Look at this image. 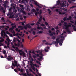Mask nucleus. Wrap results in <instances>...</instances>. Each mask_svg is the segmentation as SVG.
Returning <instances> with one entry per match:
<instances>
[{
	"mask_svg": "<svg viewBox=\"0 0 76 76\" xmlns=\"http://www.w3.org/2000/svg\"><path fill=\"white\" fill-rule=\"evenodd\" d=\"M64 26L65 27V29L66 30V32H69V34H70L71 33V32L70 31V30L69 29V27H71L72 26L71 25H69L67 24V23L66 22H64Z\"/></svg>",
	"mask_w": 76,
	"mask_h": 76,
	"instance_id": "f257e3e1",
	"label": "nucleus"
},
{
	"mask_svg": "<svg viewBox=\"0 0 76 76\" xmlns=\"http://www.w3.org/2000/svg\"><path fill=\"white\" fill-rule=\"evenodd\" d=\"M30 65L31 66V68H32L34 71H35V67H34V66H35V67H38V66L37 65L35 64H33V63L32 62V61H30Z\"/></svg>",
	"mask_w": 76,
	"mask_h": 76,
	"instance_id": "f03ea898",
	"label": "nucleus"
},
{
	"mask_svg": "<svg viewBox=\"0 0 76 76\" xmlns=\"http://www.w3.org/2000/svg\"><path fill=\"white\" fill-rule=\"evenodd\" d=\"M11 26H12V28H10V30L12 31L13 30V29L16 28V25L15 23H12L11 24Z\"/></svg>",
	"mask_w": 76,
	"mask_h": 76,
	"instance_id": "7ed1b4c3",
	"label": "nucleus"
},
{
	"mask_svg": "<svg viewBox=\"0 0 76 76\" xmlns=\"http://www.w3.org/2000/svg\"><path fill=\"white\" fill-rule=\"evenodd\" d=\"M0 39H1L0 40V46H3V45H4L3 44L1 43L3 42H4V39L2 38L1 37H0Z\"/></svg>",
	"mask_w": 76,
	"mask_h": 76,
	"instance_id": "20e7f679",
	"label": "nucleus"
},
{
	"mask_svg": "<svg viewBox=\"0 0 76 76\" xmlns=\"http://www.w3.org/2000/svg\"><path fill=\"white\" fill-rule=\"evenodd\" d=\"M59 39L58 38H56V41H54L53 42V44H58L59 43V40H58Z\"/></svg>",
	"mask_w": 76,
	"mask_h": 76,
	"instance_id": "39448f33",
	"label": "nucleus"
},
{
	"mask_svg": "<svg viewBox=\"0 0 76 76\" xmlns=\"http://www.w3.org/2000/svg\"><path fill=\"white\" fill-rule=\"evenodd\" d=\"M23 28L26 29H27V28H31V26H30V25L27 24L26 26H24Z\"/></svg>",
	"mask_w": 76,
	"mask_h": 76,
	"instance_id": "423d86ee",
	"label": "nucleus"
},
{
	"mask_svg": "<svg viewBox=\"0 0 76 76\" xmlns=\"http://www.w3.org/2000/svg\"><path fill=\"white\" fill-rule=\"evenodd\" d=\"M26 54L25 52L23 51L21 53H20V56H23V57H25V55Z\"/></svg>",
	"mask_w": 76,
	"mask_h": 76,
	"instance_id": "0eeeda50",
	"label": "nucleus"
},
{
	"mask_svg": "<svg viewBox=\"0 0 76 76\" xmlns=\"http://www.w3.org/2000/svg\"><path fill=\"white\" fill-rule=\"evenodd\" d=\"M16 49H15L16 51H17L18 50L19 52V53L20 54L21 53H22L23 51L22 50H19L18 49V48L17 47L16 48Z\"/></svg>",
	"mask_w": 76,
	"mask_h": 76,
	"instance_id": "6e6552de",
	"label": "nucleus"
},
{
	"mask_svg": "<svg viewBox=\"0 0 76 76\" xmlns=\"http://www.w3.org/2000/svg\"><path fill=\"white\" fill-rule=\"evenodd\" d=\"M66 4H67V5H66V4H64V3H62V5H61V6H62V7H63L64 6H69V4H68V3L67 2L66 3Z\"/></svg>",
	"mask_w": 76,
	"mask_h": 76,
	"instance_id": "1a4fd4ad",
	"label": "nucleus"
},
{
	"mask_svg": "<svg viewBox=\"0 0 76 76\" xmlns=\"http://www.w3.org/2000/svg\"><path fill=\"white\" fill-rule=\"evenodd\" d=\"M40 18L39 19L38 21L39 22H41V20H42V16H40Z\"/></svg>",
	"mask_w": 76,
	"mask_h": 76,
	"instance_id": "9d476101",
	"label": "nucleus"
},
{
	"mask_svg": "<svg viewBox=\"0 0 76 76\" xmlns=\"http://www.w3.org/2000/svg\"><path fill=\"white\" fill-rule=\"evenodd\" d=\"M55 11L56 12H58V13L60 15H62V13L61 12H60V11H58V9H57L55 10Z\"/></svg>",
	"mask_w": 76,
	"mask_h": 76,
	"instance_id": "9b49d317",
	"label": "nucleus"
},
{
	"mask_svg": "<svg viewBox=\"0 0 76 76\" xmlns=\"http://www.w3.org/2000/svg\"><path fill=\"white\" fill-rule=\"evenodd\" d=\"M63 20L64 21H66V20H68V18L67 17H65L63 18Z\"/></svg>",
	"mask_w": 76,
	"mask_h": 76,
	"instance_id": "f8f14e48",
	"label": "nucleus"
},
{
	"mask_svg": "<svg viewBox=\"0 0 76 76\" xmlns=\"http://www.w3.org/2000/svg\"><path fill=\"white\" fill-rule=\"evenodd\" d=\"M27 75H28V76H32V75L31 74V73L29 74L28 72L27 71Z\"/></svg>",
	"mask_w": 76,
	"mask_h": 76,
	"instance_id": "ddd939ff",
	"label": "nucleus"
},
{
	"mask_svg": "<svg viewBox=\"0 0 76 76\" xmlns=\"http://www.w3.org/2000/svg\"><path fill=\"white\" fill-rule=\"evenodd\" d=\"M39 13V12L38 11L37 12L35 13V15L36 16H38V15Z\"/></svg>",
	"mask_w": 76,
	"mask_h": 76,
	"instance_id": "4468645a",
	"label": "nucleus"
},
{
	"mask_svg": "<svg viewBox=\"0 0 76 76\" xmlns=\"http://www.w3.org/2000/svg\"><path fill=\"white\" fill-rule=\"evenodd\" d=\"M72 19V17L71 16L69 17V18H68V20H70Z\"/></svg>",
	"mask_w": 76,
	"mask_h": 76,
	"instance_id": "2eb2a0df",
	"label": "nucleus"
},
{
	"mask_svg": "<svg viewBox=\"0 0 76 76\" xmlns=\"http://www.w3.org/2000/svg\"><path fill=\"white\" fill-rule=\"evenodd\" d=\"M29 70L30 71V72H32L34 74H35V72H34V71H32V69H29Z\"/></svg>",
	"mask_w": 76,
	"mask_h": 76,
	"instance_id": "dca6fc26",
	"label": "nucleus"
},
{
	"mask_svg": "<svg viewBox=\"0 0 76 76\" xmlns=\"http://www.w3.org/2000/svg\"><path fill=\"white\" fill-rule=\"evenodd\" d=\"M16 69L19 72H20V68H19L18 67H17V68H16Z\"/></svg>",
	"mask_w": 76,
	"mask_h": 76,
	"instance_id": "f3484780",
	"label": "nucleus"
},
{
	"mask_svg": "<svg viewBox=\"0 0 76 76\" xmlns=\"http://www.w3.org/2000/svg\"><path fill=\"white\" fill-rule=\"evenodd\" d=\"M12 7H11L10 8H9V12H12Z\"/></svg>",
	"mask_w": 76,
	"mask_h": 76,
	"instance_id": "a211bd4d",
	"label": "nucleus"
},
{
	"mask_svg": "<svg viewBox=\"0 0 76 76\" xmlns=\"http://www.w3.org/2000/svg\"><path fill=\"white\" fill-rule=\"evenodd\" d=\"M43 31H39L37 32V34H42Z\"/></svg>",
	"mask_w": 76,
	"mask_h": 76,
	"instance_id": "6ab92c4d",
	"label": "nucleus"
},
{
	"mask_svg": "<svg viewBox=\"0 0 76 76\" xmlns=\"http://www.w3.org/2000/svg\"><path fill=\"white\" fill-rule=\"evenodd\" d=\"M36 25H37V26H39V25H40V23L39 22H37V23L36 24Z\"/></svg>",
	"mask_w": 76,
	"mask_h": 76,
	"instance_id": "aec40b11",
	"label": "nucleus"
},
{
	"mask_svg": "<svg viewBox=\"0 0 76 76\" xmlns=\"http://www.w3.org/2000/svg\"><path fill=\"white\" fill-rule=\"evenodd\" d=\"M34 3L35 4V5L37 6L39 5V4H38V3H37L35 1L34 2Z\"/></svg>",
	"mask_w": 76,
	"mask_h": 76,
	"instance_id": "412c9836",
	"label": "nucleus"
},
{
	"mask_svg": "<svg viewBox=\"0 0 76 76\" xmlns=\"http://www.w3.org/2000/svg\"><path fill=\"white\" fill-rule=\"evenodd\" d=\"M18 28H21V29H23V27L21 26H18Z\"/></svg>",
	"mask_w": 76,
	"mask_h": 76,
	"instance_id": "4be33fe9",
	"label": "nucleus"
},
{
	"mask_svg": "<svg viewBox=\"0 0 76 76\" xmlns=\"http://www.w3.org/2000/svg\"><path fill=\"white\" fill-rule=\"evenodd\" d=\"M52 39H53V40H54V39H56V36H53L52 37Z\"/></svg>",
	"mask_w": 76,
	"mask_h": 76,
	"instance_id": "5701e85b",
	"label": "nucleus"
},
{
	"mask_svg": "<svg viewBox=\"0 0 76 76\" xmlns=\"http://www.w3.org/2000/svg\"><path fill=\"white\" fill-rule=\"evenodd\" d=\"M7 59L9 61H11L12 60V59L11 58H7Z\"/></svg>",
	"mask_w": 76,
	"mask_h": 76,
	"instance_id": "b1692460",
	"label": "nucleus"
},
{
	"mask_svg": "<svg viewBox=\"0 0 76 76\" xmlns=\"http://www.w3.org/2000/svg\"><path fill=\"white\" fill-rule=\"evenodd\" d=\"M31 11L33 13H35L36 12V11L34 9H33L31 10Z\"/></svg>",
	"mask_w": 76,
	"mask_h": 76,
	"instance_id": "393cba45",
	"label": "nucleus"
},
{
	"mask_svg": "<svg viewBox=\"0 0 76 76\" xmlns=\"http://www.w3.org/2000/svg\"><path fill=\"white\" fill-rule=\"evenodd\" d=\"M45 51V52H48L49 51V50L48 49H46L45 48L44 49Z\"/></svg>",
	"mask_w": 76,
	"mask_h": 76,
	"instance_id": "a878e982",
	"label": "nucleus"
},
{
	"mask_svg": "<svg viewBox=\"0 0 76 76\" xmlns=\"http://www.w3.org/2000/svg\"><path fill=\"white\" fill-rule=\"evenodd\" d=\"M39 54L40 55H41V56H44V55H43V54L42 53V52H40L39 53Z\"/></svg>",
	"mask_w": 76,
	"mask_h": 76,
	"instance_id": "bb28decb",
	"label": "nucleus"
},
{
	"mask_svg": "<svg viewBox=\"0 0 76 76\" xmlns=\"http://www.w3.org/2000/svg\"><path fill=\"white\" fill-rule=\"evenodd\" d=\"M20 9L21 10V11H22V12H23V10H25V9H24L23 7V8H20Z\"/></svg>",
	"mask_w": 76,
	"mask_h": 76,
	"instance_id": "cd10ccee",
	"label": "nucleus"
},
{
	"mask_svg": "<svg viewBox=\"0 0 76 76\" xmlns=\"http://www.w3.org/2000/svg\"><path fill=\"white\" fill-rule=\"evenodd\" d=\"M58 38L59 39L58 40H59V42H63V39H61L60 40H59V38Z\"/></svg>",
	"mask_w": 76,
	"mask_h": 76,
	"instance_id": "c85d7f7f",
	"label": "nucleus"
},
{
	"mask_svg": "<svg viewBox=\"0 0 76 76\" xmlns=\"http://www.w3.org/2000/svg\"><path fill=\"white\" fill-rule=\"evenodd\" d=\"M12 66H13V67H15V64H14V63L13 62V61H12Z\"/></svg>",
	"mask_w": 76,
	"mask_h": 76,
	"instance_id": "c756f323",
	"label": "nucleus"
},
{
	"mask_svg": "<svg viewBox=\"0 0 76 76\" xmlns=\"http://www.w3.org/2000/svg\"><path fill=\"white\" fill-rule=\"evenodd\" d=\"M41 27H39V26H38L37 27V29H39V30H40V29H41Z\"/></svg>",
	"mask_w": 76,
	"mask_h": 76,
	"instance_id": "7c9ffc66",
	"label": "nucleus"
},
{
	"mask_svg": "<svg viewBox=\"0 0 76 76\" xmlns=\"http://www.w3.org/2000/svg\"><path fill=\"white\" fill-rule=\"evenodd\" d=\"M22 13L23 14H24V15H26V13L25 12V11H23Z\"/></svg>",
	"mask_w": 76,
	"mask_h": 76,
	"instance_id": "2f4dec72",
	"label": "nucleus"
},
{
	"mask_svg": "<svg viewBox=\"0 0 76 76\" xmlns=\"http://www.w3.org/2000/svg\"><path fill=\"white\" fill-rule=\"evenodd\" d=\"M45 23L46 25H48V23L47 22H45Z\"/></svg>",
	"mask_w": 76,
	"mask_h": 76,
	"instance_id": "473e14b6",
	"label": "nucleus"
},
{
	"mask_svg": "<svg viewBox=\"0 0 76 76\" xmlns=\"http://www.w3.org/2000/svg\"><path fill=\"white\" fill-rule=\"evenodd\" d=\"M14 70L15 72H16V73H18V71L17 69H14Z\"/></svg>",
	"mask_w": 76,
	"mask_h": 76,
	"instance_id": "72a5a7b5",
	"label": "nucleus"
},
{
	"mask_svg": "<svg viewBox=\"0 0 76 76\" xmlns=\"http://www.w3.org/2000/svg\"><path fill=\"white\" fill-rule=\"evenodd\" d=\"M16 21H19V17H18L16 19Z\"/></svg>",
	"mask_w": 76,
	"mask_h": 76,
	"instance_id": "f704fd0d",
	"label": "nucleus"
},
{
	"mask_svg": "<svg viewBox=\"0 0 76 76\" xmlns=\"http://www.w3.org/2000/svg\"><path fill=\"white\" fill-rule=\"evenodd\" d=\"M20 45L19 43H18L17 44V46H18V47H20Z\"/></svg>",
	"mask_w": 76,
	"mask_h": 76,
	"instance_id": "c9c22d12",
	"label": "nucleus"
},
{
	"mask_svg": "<svg viewBox=\"0 0 76 76\" xmlns=\"http://www.w3.org/2000/svg\"><path fill=\"white\" fill-rule=\"evenodd\" d=\"M41 26L44 27V26H45V25L43 24H41Z\"/></svg>",
	"mask_w": 76,
	"mask_h": 76,
	"instance_id": "e433bc0d",
	"label": "nucleus"
},
{
	"mask_svg": "<svg viewBox=\"0 0 76 76\" xmlns=\"http://www.w3.org/2000/svg\"><path fill=\"white\" fill-rule=\"evenodd\" d=\"M13 41L14 42H16V38L15 37L14 38Z\"/></svg>",
	"mask_w": 76,
	"mask_h": 76,
	"instance_id": "4c0bfd02",
	"label": "nucleus"
},
{
	"mask_svg": "<svg viewBox=\"0 0 76 76\" xmlns=\"http://www.w3.org/2000/svg\"><path fill=\"white\" fill-rule=\"evenodd\" d=\"M20 72L22 73H23V69L22 68H21L20 69Z\"/></svg>",
	"mask_w": 76,
	"mask_h": 76,
	"instance_id": "58836bf2",
	"label": "nucleus"
},
{
	"mask_svg": "<svg viewBox=\"0 0 76 76\" xmlns=\"http://www.w3.org/2000/svg\"><path fill=\"white\" fill-rule=\"evenodd\" d=\"M22 74L23 75V76H27V75L26 73H24V74L23 73Z\"/></svg>",
	"mask_w": 76,
	"mask_h": 76,
	"instance_id": "ea45409f",
	"label": "nucleus"
},
{
	"mask_svg": "<svg viewBox=\"0 0 76 76\" xmlns=\"http://www.w3.org/2000/svg\"><path fill=\"white\" fill-rule=\"evenodd\" d=\"M29 57L30 58H32V56H31V53H29Z\"/></svg>",
	"mask_w": 76,
	"mask_h": 76,
	"instance_id": "a19ab883",
	"label": "nucleus"
},
{
	"mask_svg": "<svg viewBox=\"0 0 76 76\" xmlns=\"http://www.w3.org/2000/svg\"><path fill=\"white\" fill-rule=\"evenodd\" d=\"M6 33L7 34H8V35H9V34H10V33L9 32V31H6Z\"/></svg>",
	"mask_w": 76,
	"mask_h": 76,
	"instance_id": "79ce46f5",
	"label": "nucleus"
},
{
	"mask_svg": "<svg viewBox=\"0 0 76 76\" xmlns=\"http://www.w3.org/2000/svg\"><path fill=\"white\" fill-rule=\"evenodd\" d=\"M59 3H60V1H58V2H57V5L58 6H59Z\"/></svg>",
	"mask_w": 76,
	"mask_h": 76,
	"instance_id": "37998d69",
	"label": "nucleus"
},
{
	"mask_svg": "<svg viewBox=\"0 0 76 76\" xmlns=\"http://www.w3.org/2000/svg\"><path fill=\"white\" fill-rule=\"evenodd\" d=\"M36 56H37V57H39L40 56H39V55L38 54H36Z\"/></svg>",
	"mask_w": 76,
	"mask_h": 76,
	"instance_id": "c03bdc74",
	"label": "nucleus"
},
{
	"mask_svg": "<svg viewBox=\"0 0 76 76\" xmlns=\"http://www.w3.org/2000/svg\"><path fill=\"white\" fill-rule=\"evenodd\" d=\"M12 9H16V7L15 6H13L12 7Z\"/></svg>",
	"mask_w": 76,
	"mask_h": 76,
	"instance_id": "a18cd8bd",
	"label": "nucleus"
},
{
	"mask_svg": "<svg viewBox=\"0 0 76 76\" xmlns=\"http://www.w3.org/2000/svg\"><path fill=\"white\" fill-rule=\"evenodd\" d=\"M27 11H28V12H29V11H30V9H29V8H28V7H27Z\"/></svg>",
	"mask_w": 76,
	"mask_h": 76,
	"instance_id": "49530a36",
	"label": "nucleus"
},
{
	"mask_svg": "<svg viewBox=\"0 0 76 76\" xmlns=\"http://www.w3.org/2000/svg\"><path fill=\"white\" fill-rule=\"evenodd\" d=\"M17 9L18 11H19V10H20V9H19V8L18 7H17Z\"/></svg>",
	"mask_w": 76,
	"mask_h": 76,
	"instance_id": "de8ad7c7",
	"label": "nucleus"
},
{
	"mask_svg": "<svg viewBox=\"0 0 76 76\" xmlns=\"http://www.w3.org/2000/svg\"><path fill=\"white\" fill-rule=\"evenodd\" d=\"M75 7H76V6H73L72 7H70L71 9H73V8H75Z\"/></svg>",
	"mask_w": 76,
	"mask_h": 76,
	"instance_id": "09e8293b",
	"label": "nucleus"
},
{
	"mask_svg": "<svg viewBox=\"0 0 76 76\" xmlns=\"http://www.w3.org/2000/svg\"><path fill=\"white\" fill-rule=\"evenodd\" d=\"M39 12L40 15H41V13H42V10H40L39 11Z\"/></svg>",
	"mask_w": 76,
	"mask_h": 76,
	"instance_id": "8fccbe9b",
	"label": "nucleus"
},
{
	"mask_svg": "<svg viewBox=\"0 0 76 76\" xmlns=\"http://www.w3.org/2000/svg\"><path fill=\"white\" fill-rule=\"evenodd\" d=\"M32 34L34 35H35V32L34 31H33Z\"/></svg>",
	"mask_w": 76,
	"mask_h": 76,
	"instance_id": "3c124183",
	"label": "nucleus"
},
{
	"mask_svg": "<svg viewBox=\"0 0 76 76\" xmlns=\"http://www.w3.org/2000/svg\"><path fill=\"white\" fill-rule=\"evenodd\" d=\"M39 57H40V58L41 60L42 59V58H43V57H42V56H40Z\"/></svg>",
	"mask_w": 76,
	"mask_h": 76,
	"instance_id": "603ef678",
	"label": "nucleus"
},
{
	"mask_svg": "<svg viewBox=\"0 0 76 76\" xmlns=\"http://www.w3.org/2000/svg\"><path fill=\"white\" fill-rule=\"evenodd\" d=\"M59 37L61 38H64V36H60Z\"/></svg>",
	"mask_w": 76,
	"mask_h": 76,
	"instance_id": "864d4df0",
	"label": "nucleus"
},
{
	"mask_svg": "<svg viewBox=\"0 0 76 76\" xmlns=\"http://www.w3.org/2000/svg\"><path fill=\"white\" fill-rule=\"evenodd\" d=\"M6 50H4L3 51V53L4 54H6Z\"/></svg>",
	"mask_w": 76,
	"mask_h": 76,
	"instance_id": "5fc2aeb1",
	"label": "nucleus"
},
{
	"mask_svg": "<svg viewBox=\"0 0 76 76\" xmlns=\"http://www.w3.org/2000/svg\"><path fill=\"white\" fill-rule=\"evenodd\" d=\"M32 54H34L35 55H36V54H35V53L34 51H33L32 52Z\"/></svg>",
	"mask_w": 76,
	"mask_h": 76,
	"instance_id": "6e6d98bb",
	"label": "nucleus"
},
{
	"mask_svg": "<svg viewBox=\"0 0 76 76\" xmlns=\"http://www.w3.org/2000/svg\"><path fill=\"white\" fill-rule=\"evenodd\" d=\"M45 45H50V43H48V42H47L46 43H45Z\"/></svg>",
	"mask_w": 76,
	"mask_h": 76,
	"instance_id": "4d7b16f0",
	"label": "nucleus"
},
{
	"mask_svg": "<svg viewBox=\"0 0 76 76\" xmlns=\"http://www.w3.org/2000/svg\"><path fill=\"white\" fill-rule=\"evenodd\" d=\"M38 7L40 8V9H41L42 7L41 6H40L39 4L37 6Z\"/></svg>",
	"mask_w": 76,
	"mask_h": 76,
	"instance_id": "13d9d810",
	"label": "nucleus"
},
{
	"mask_svg": "<svg viewBox=\"0 0 76 76\" xmlns=\"http://www.w3.org/2000/svg\"><path fill=\"white\" fill-rule=\"evenodd\" d=\"M59 45L61 46V45H62V43L59 42Z\"/></svg>",
	"mask_w": 76,
	"mask_h": 76,
	"instance_id": "bf43d9fd",
	"label": "nucleus"
},
{
	"mask_svg": "<svg viewBox=\"0 0 76 76\" xmlns=\"http://www.w3.org/2000/svg\"><path fill=\"white\" fill-rule=\"evenodd\" d=\"M62 25V24L61 23H59V24H58V25L59 26H61V25Z\"/></svg>",
	"mask_w": 76,
	"mask_h": 76,
	"instance_id": "052dcab7",
	"label": "nucleus"
},
{
	"mask_svg": "<svg viewBox=\"0 0 76 76\" xmlns=\"http://www.w3.org/2000/svg\"><path fill=\"white\" fill-rule=\"evenodd\" d=\"M52 12L51 11H49L48 13L49 15H51V13Z\"/></svg>",
	"mask_w": 76,
	"mask_h": 76,
	"instance_id": "680f3d73",
	"label": "nucleus"
},
{
	"mask_svg": "<svg viewBox=\"0 0 76 76\" xmlns=\"http://www.w3.org/2000/svg\"><path fill=\"white\" fill-rule=\"evenodd\" d=\"M55 29H58V27L56 26L55 27Z\"/></svg>",
	"mask_w": 76,
	"mask_h": 76,
	"instance_id": "e2e57ef3",
	"label": "nucleus"
},
{
	"mask_svg": "<svg viewBox=\"0 0 76 76\" xmlns=\"http://www.w3.org/2000/svg\"><path fill=\"white\" fill-rule=\"evenodd\" d=\"M17 11L16 10H15L14 11V13H17Z\"/></svg>",
	"mask_w": 76,
	"mask_h": 76,
	"instance_id": "0e129e2a",
	"label": "nucleus"
},
{
	"mask_svg": "<svg viewBox=\"0 0 76 76\" xmlns=\"http://www.w3.org/2000/svg\"><path fill=\"white\" fill-rule=\"evenodd\" d=\"M14 62L15 63V64H18V62H17V61H14Z\"/></svg>",
	"mask_w": 76,
	"mask_h": 76,
	"instance_id": "69168bd1",
	"label": "nucleus"
},
{
	"mask_svg": "<svg viewBox=\"0 0 76 76\" xmlns=\"http://www.w3.org/2000/svg\"><path fill=\"white\" fill-rule=\"evenodd\" d=\"M72 28H76V26L74 25H72Z\"/></svg>",
	"mask_w": 76,
	"mask_h": 76,
	"instance_id": "338daca9",
	"label": "nucleus"
},
{
	"mask_svg": "<svg viewBox=\"0 0 76 76\" xmlns=\"http://www.w3.org/2000/svg\"><path fill=\"white\" fill-rule=\"evenodd\" d=\"M73 29L74 30V31H76V27L73 28Z\"/></svg>",
	"mask_w": 76,
	"mask_h": 76,
	"instance_id": "774afa93",
	"label": "nucleus"
}]
</instances>
